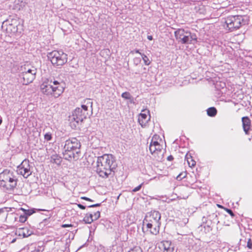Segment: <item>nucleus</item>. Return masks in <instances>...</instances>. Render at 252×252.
Wrapping results in <instances>:
<instances>
[{
	"label": "nucleus",
	"instance_id": "obj_1",
	"mask_svg": "<svg viewBox=\"0 0 252 252\" xmlns=\"http://www.w3.org/2000/svg\"><path fill=\"white\" fill-rule=\"evenodd\" d=\"M117 167L115 158L111 154H104L97 158L96 172L102 178L113 176Z\"/></svg>",
	"mask_w": 252,
	"mask_h": 252
},
{
	"label": "nucleus",
	"instance_id": "obj_2",
	"mask_svg": "<svg viewBox=\"0 0 252 252\" xmlns=\"http://www.w3.org/2000/svg\"><path fill=\"white\" fill-rule=\"evenodd\" d=\"M160 218L161 215L158 211H153L147 213L143 221V231L146 229L151 234L157 235L161 224Z\"/></svg>",
	"mask_w": 252,
	"mask_h": 252
},
{
	"label": "nucleus",
	"instance_id": "obj_3",
	"mask_svg": "<svg viewBox=\"0 0 252 252\" xmlns=\"http://www.w3.org/2000/svg\"><path fill=\"white\" fill-rule=\"evenodd\" d=\"M81 143L76 138H69L65 141L63 154L65 159L76 160L79 158Z\"/></svg>",
	"mask_w": 252,
	"mask_h": 252
},
{
	"label": "nucleus",
	"instance_id": "obj_4",
	"mask_svg": "<svg viewBox=\"0 0 252 252\" xmlns=\"http://www.w3.org/2000/svg\"><path fill=\"white\" fill-rule=\"evenodd\" d=\"M225 23L226 26L225 29L230 32H233L247 24L248 21L245 16L230 15L225 18Z\"/></svg>",
	"mask_w": 252,
	"mask_h": 252
},
{
	"label": "nucleus",
	"instance_id": "obj_5",
	"mask_svg": "<svg viewBox=\"0 0 252 252\" xmlns=\"http://www.w3.org/2000/svg\"><path fill=\"white\" fill-rule=\"evenodd\" d=\"M17 184V179L8 170H4L0 173V186L8 190H13Z\"/></svg>",
	"mask_w": 252,
	"mask_h": 252
},
{
	"label": "nucleus",
	"instance_id": "obj_6",
	"mask_svg": "<svg viewBox=\"0 0 252 252\" xmlns=\"http://www.w3.org/2000/svg\"><path fill=\"white\" fill-rule=\"evenodd\" d=\"M47 57L56 67H60L67 62V55L62 50H54L48 53Z\"/></svg>",
	"mask_w": 252,
	"mask_h": 252
},
{
	"label": "nucleus",
	"instance_id": "obj_7",
	"mask_svg": "<svg viewBox=\"0 0 252 252\" xmlns=\"http://www.w3.org/2000/svg\"><path fill=\"white\" fill-rule=\"evenodd\" d=\"M176 39L182 44H191L197 41V36L195 34L191 33L189 31L183 29H178L174 32Z\"/></svg>",
	"mask_w": 252,
	"mask_h": 252
},
{
	"label": "nucleus",
	"instance_id": "obj_8",
	"mask_svg": "<svg viewBox=\"0 0 252 252\" xmlns=\"http://www.w3.org/2000/svg\"><path fill=\"white\" fill-rule=\"evenodd\" d=\"M52 83V79H46L40 85L42 93L46 95L53 94L56 97L59 96L63 92V87L54 86Z\"/></svg>",
	"mask_w": 252,
	"mask_h": 252
},
{
	"label": "nucleus",
	"instance_id": "obj_9",
	"mask_svg": "<svg viewBox=\"0 0 252 252\" xmlns=\"http://www.w3.org/2000/svg\"><path fill=\"white\" fill-rule=\"evenodd\" d=\"M89 115V113L87 110V107L85 105H82L81 108H76L72 113L70 117V120L72 122H75L77 124L82 123L84 120L86 119Z\"/></svg>",
	"mask_w": 252,
	"mask_h": 252
},
{
	"label": "nucleus",
	"instance_id": "obj_10",
	"mask_svg": "<svg viewBox=\"0 0 252 252\" xmlns=\"http://www.w3.org/2000/svg\"><path fill=\"white\" fill-rule=\"evenodd\" d=\"M8 25L6 29L7 33L15 34L17 33H20L22 30V26L21 24L20 20L16 17L7 20Z\"/></svg>",
	"mask_w": 252,
	"mask_h": 252
},
{
	"label": "nucleus",
	"instance_id": "obj_11",
	"mask_svg": "<svg viewBox=\"0 0 252 252\" xmlns=\"http://www.w3.org/2000/svg\"><path fill=\"white\" fill-rule=\"evenodd\" d=\"M17 172L18 174L22 175L25 178L30 176L32 171L30 165L29 160L26 159H24L17 167Z\"/></svg>",
	"mask_w": 252,
	"mask_h": 252
},
{
	"label": "nucleus",
	"instance_id": "obj_12",
	"mask_svg": "<svg viewBox=\"0 0 252 252\" xmlns=\"http://www.w3.org/2000/svg\"><path fill=\"white\" fill-rule=\"evenodd\" d=\"M35 75V72L32 71L31 74L26 72H21L20 74V77L23 79V84L28 85L34 80Z\"/></svg>",
	"mask_w": 252,
	"mask_h": 252
},
{
	"label": "nucleus",
	"instance_id": "obj_13",
	"mask_svg": "<svg viewBox=\"0 0 252 252\" xmlns=\"http://www.w3.org/2000/svg\"><path fill=\"white\" fill-rule=\"evenodd\" d=\"M150 119V116L149 110H144L139 114L138 122L140 125L143 127L145 126Z\"/></svg>",
	"mask_w": 252,
	"mask_h": 252
},
{
	"label": "nucleus",
	"instance_id": "obj_14",
	"mask_svg": "<svg viewBox=\"0 0 252 252\" xmlns=\"http://www.w3.org/2000/svg\"><path fill=\"white\" fill-rule=\"evenodd\" d=\"M15 234L23 238H25L33 234V231L28 227H21L16 229Z\"/></svg>",
	"mask_w": 252,
	"mask_h": 252
},
{
	"label": "nucleus",
	"instance_id": "obj_15",
	"mask_svg": "<svg viewBox=\"0 0 252 252\" xmlns=\"http://www.w3.org/2000/svg\"><path fill=\"white\" fill-rule=\"evenodd\" d=\"M162 149V146L158 142L153 141L152 139L149 146V150L152 155L158 154L160 152Z\"/></svg>",
	"mask_w": 252,
	"mask_h": 252
},
{
	"label": "nucleus",
	"instance_id": "obj_16",
	"mask_svg": "<svg viewBox=\"0 0 252 252\" xmlns=\"http://www.w3.org/2000/svg\"><path fill=\"white\" fill-rule=\"evenodd\" d=\"M243 127L246 134H249V130L251 126V120L248 117H244L242 119Z\"/></svg>",
	"mask_w": 252,
	"mask_h": 252
},
{
	"label": "nucleus",
	"instance_id": "obj_17",
	"mask_svg": "<svg viewBox=\"0 0 252 252\" xmlns=\"http://www.w3.org/2000/svg\"><path fill=\"white\" fill-rule=\"evenodd\" d=\"M162 245L165 252H174V248L172 247L170 241H163Z\"/></svg>",
	"mask_w": 252,
	"mask_h": 252
},
{
	"label": "nucleus",
	"instance_id": "obj_18",
	"mask_svg": "<svg viewBox=\"0 0 252 252\" xmlns=\"http://www.w3.org/2000/svg\"><path fill=\"white\" fill-rule=\"evenodd\" d=\"M21 70L22 72H26L30 73L32 71L35 72V74L37 73V69L34 66H30L29 65H27L24 66V67H22Z\"/></svg>",
	"mask_w": 252,
	"mask_h": 252
},
{
	"label": "nucleus",
	"instance_id": "obj_19",
	"mask_svg": "<svg viewBox=\"0 0 252 252\" xmlns=\"http://www.w3.org/2000/svg\"><path fill=\"white\" fill-rule=\"evenodd\" d=\"M50 161L52 163H54L58 165H59L61 163L62 160L60 156H59L57 154H55L53 155L51 157Z\"/></svg>",
	"mask_w": 252,
	"mask_h": 252
},
{
	"label": "nucleus",
	"instance_id": "obj_20",
	"mask_svg": "<svg viewBox=\"0 0 252 252\" xmlns=\"http://www.w3.org/2000/svg\"><path fill=\"white\" fill-rule=\"evenodd\" d=\"M207 115L209 116L214 117L217 114V110L216 108H215L214 107H212L209 108L207 109Z\"/></svg>",
	"mask_w": 252,
	"mask_h": 252
},
{
	"label": "nucleus",
	"instance_id": "obj_21",
	"mask_svg": "<svg viewBox=\"0 0 252 252\" xmlns=\"http://www.w3.org/2000/svg\"><path fill=\"white\" fill-rule=\"evenodd\" d=\"M83 221L85 223H92L94 221L93 214H86L85 217L84 218Z\"/></svg>",
	"mask_w": 252,
	"mask_h": 252
},
{
	"label": "nucleus",
	"instance_id": "obj_22",
	"mask_svg": "<svg viewBox=\"0 0 252 252\" xmlns=\"http://www.w3.org/2000/svg\"><path fill=\"white\" fill-rule=\"evenodd\" d=\"M84 104H82V105H85L87 107V110L88 112V107H90L91 108V111H93V101L91 100V99H86L84 101ZM92 114V112L91 113Z\"/></svg>",
	"mask_w": 252,
	"mask_h": 252
},
{
	"label": "nucleus",
	"instance_id": "obj_23",
	"mask_svg": "<svg viewBox=\"0 0 252 252\" xmlns=\"http://www.w3.org/2000/svg\"><path fill=\"white\" fill-rule=\"evenodd\" d=\"M140 55H141L145 64L146 65H149L150 64L151 62L150 61L148 57L144 54L140 53Z\"/></svg>",
	"mask_w": 252,
	"mask_h": 252
},
{
	"label": "nucleus",
	"instance_id": "obj_24",
	"mask_svg": "<svg viewBox=\"0 0 252 252\" xmlns=\"http://www.w3.org/2000/svg\"><path fill=\"white\" fill-rule=\"evenodd\" d=\"M122 97L125 99H128V100L131 99L132 97L131 95L130 94V93L127 92L123 93L122 94Z\"/></svg>",
	"mask_w": 252,
	"mask_h": 252
},
{
	"label": "nucleus",
	"instance_id": "obj_25",
	"mask_svg": "<svg viewBox=\"0 0 252 252\" xmlns=\"http://www.w3.org/2000/svg\"><path fill=\"white\" fill-rule=\"evenodd\" d=\"M21 210H23L25 212V215L28 217V216H31L33 213L35 212V211L32 210H25L24 209L21 208Z\"/></svg>",
	"mask_w": 252,
	"mask_h": 252
},
{
	"label": "nucleus",
	"instance_id": "obj_26",
	"mask_svg": "<svg viewBox=\"0 0 252 252\" xmlns=\"http://www.w3.org/2000/svg\"><path fill=\"white\" fill-rule=\"evenodd\" d=\"M189 158H190V159H188V163L189 167H193L196 164V162L192 159L191 156H190Z\"/></svg>",
	"mask_w": 252,
	"mask_h": 252
},
{
	"label": "nucleus",
	"instance_id": "obj_27",
	"mask_svg": "<svg viewBox=\"0 0 252 252\" xmlns=\"http://www.w3.org/2000/svg\"><path fill=\"white\" fill-rule=\"evenodd\" d=\"M52 136L50 132H47L44 135V139L47 141H50L52 139Z\"/></svg>",
	"mask_w": 252,
	"mask_h": 252
},
{
	"label": "nucleus",
	"instance_id": "obj_28",
	"mask_svg": "<svg viewBox=\"0 0 252 252\" xmlns=\"http://www.w3.org/2000/svg\"><path fill=\"white\" fill-rule=\"evenodd\" d=\"M27 219V217L24 214L20 216L19 221L21 222H24L26 221Z\"/></svg>",
	"mask_w": 252,
	"mask_h": 252
},
{
	"label": "nucleus",
	"instance_id": "obj_29",
	"mask_svg": "<svg viewBox=\"0 0 252 252\" xmlns=\"http://www.w3.org/2000/svg\"><path fill=\"white\" fill-rule=\"evenodd\" d=\"M100 213L99 211H97L94 213V214L93 215L94 220H97L100 217Z\"/></svg>",
	"mask_w": 252,
	"mask_h": 252
},
{
	"label": "nucleus",
	"instance_id": "obj_30",
	"mask_svg": "<svg viewBox=\"0 0 252 252\" xmlns=\"http://www.w3.org/2000/svg\"><path fill=\"white\" fill-rule=\"evenodd\" d=\"M247 247L249 249H252V240L251 238L248 239Z\"/></svg>",
	"mask_w": 252,
	"mask_h": 252
},
{
	"label": "nucleus",
	"instance_id": "obj_31",
	"mask_svg": "<svg viewBox=\"0 0 252 252\" xmlns=\"http://www.w3.org/2000/svg\"><path fill=\"white\" fill-rule=\"evenodd\" d=\"M133 61H134V63L136 64V65H137L140 62H141V59L140 58H135L134 59H133Z\"/></svg>",
	"mask_w": 252,
	"mask_h": 252
},
{
	"label": "nucleus",
	"instance_id": "obj_32",
	"mask_svg": "<svg viewBox=\"0 0 252 252\" xmlns=\"http://www.w3.org/2000/svg\"><path fill=\"white\" fill-rule=\"evenodd\" d=\"M52 85H53L54 86H60L62 87L60 84V83L58 81H53L52 80Z\"/></svg>",
	"mask_w": 252,
	"mask_h": 252
},
{
	"label": "nucleus",
	"instance_id": "obj_33",
	"mask_svg": "<svg viewBox=\"0 0 252 252\" xmlns=\"http://www.w3.org/2000/svg\"><path fill=\"white\" fill-rule=\"evenodd\" d=\"M41 249V247H37V248H35L33 251H32L31 252H42V251Z\"/></svg>",
	"mask_w": 252,
	"mask_h": 252
},
{
	"label": "nucleus",
	"instance_id": "obj_34",
	"mask_svg": "<svg viewBox=\"0 0 252 252\" xmlns=\"http://www.w3.org/2000/svg\"><path fill=\"white\" fill-rule=\"evenodd\" d=\"M142 185V184L139 185L137 187L135 188L134 189H133L132 191L133 192H136V191L139 190L141 188Z\"/></svg>",
	"mask_w": 252,
	"mask_h": 252
},
{
	"label": "nucleus",
	"instance_id": "obj_35",
	"mask_svg": "<svg viewBox=\"0 0 252 252\" xmlns=\"http://www.w3.org/2000/svg\"><path fill=\"white\" fill-rule=\"evenodd\" d=\"M226 212L232 217L234 216V214L232 211L229 209H226Z\"/></svg>",
	"mask_w": 252,
	"mask_h": 252
},
{
	"label": "nucleus",
	"instance_id": "obj_36",
	"mask_svg": "<svg viewBox=\"0 0 252 252\" xmlns=\"http://www.w3.org/2000/svg\"><path fill=\"white\" fill-rule=\"evenodd\" d=\"M186 175H184L183 176H181V175H178L177 177H176L177 180H181L182 179L185 178Z\"/></svg>",
	"mask_w": 252,
	"mask_h": 252
},
{
	"label": "nucleus",
	"instance_id": "obj_37",
	"mask_svg": "<svg viewBox=\"0 0 252 252\" xmlns=\"http://www.w3.org/2000/svg\"><path fill=\"white\" fill-rule=\"evenodd\" d=\"M186 175H184L183 176H181V175H178L177 177H176L177 180H181L182 179L185 178Z\"/></svg>",
	"mask_w": 252,
	"mask_h": 252
},
{
	"label": "nucleus",
	"instance_id": "obj_38",
	"mask_svg": "<svg viewBox=\"0 0 252 252\" xmlns=\"http://www.w3.org/2000/svg\"><path fill=\"white\" fill-rule=\"evenodd\" d=\"M132 252H142V250L140 248H138L133 250Z\"/></svg>",
	"mask_w": 252,
	"mask_h": 252
},
{
	"label": "nucleus",
	"instance_id": "obj_39",
	"mask_svg": "<svg viewBox=\"0 0 252 252\" xmlns=\"http://www.w3.org/2000/svg\"><path fill=\"white\" fill-rule=\"evenodd\" d=\"M100 205V203H97V204L90 205L88 206V207H95L99 206Z\"/></svg>",
	"mask_w": 252,
	"mask_h": 252
},
{
	"label": "nucleus",
	"instance_id": "obj_40",
	"mask_svg": "<svg viewBox=\"0 0 252 252\" xmlns=\"http://www.w3.org/2000/svg\"><path fill=\"white\" fill-rule=\"evenodd\" d=\"M81 198L83 199H84L85 200H87V201H91V202L93 201V200L92 199H91L89 198H88L87 197H82Z\"/></svg>",
	"mask_w": 252,
	"mask_h": 252
},
{
	"label": "nucleus",
	"instance_id": "obj_41",
	"mask_svg": "<svg viewBox=\"0 0 252 252\" xmlns=\"http://www.w3.org/2000/svg\"><path fill=\"white\" fill-rule=\"evenodd\" d=\"M78 206L79 208L81 209H85L86 208V207L81 204H78Z\"/></svg>",
	"mask_w": 252,
	"mask_h": 252
},
{
	"label": "nucleus",
	"instance_id": "obj_42",
	"mask_svg": "<svg viewBox=\"0 0 252 252\" xmlns=\"http://www.w3.org/2000/svg\"><path fill=\"white\" fill-rule=\"evenodd\" d=\"M167 159L169 161H172L174 159V158L172 156L170 155L167 157Z\"/></svg>",
	"mask_w": 252,
	"mask_h": 252
},
{
	"label": "nucleus",
	"instance_id": "obj_43",
	"mask_svg": "<svg viewBox=\"0 0 252 252\" xmlns=\"http://www.w3.org/2000/svg\"><path fill=\"white\" fill-rule=\"evenodd\" d=\"M72 225L71 224H63L62 225V227H64V228L67 227H72Z\"/></svg>",
	"mask_w": 252,
	"mask_h": 252
},
{
	"label": "nucleus",
	"instance_id": "obj_44",
	"mask_svg": "<svg viewBox=\"0 0 252 252\" xmlns=\"http://www.w3.org/2000/svg\"><path fill=\"white\" fill-rule=\"evenodd\" d=\"M190 156H191V155L190 154H186L185 158H186L187 161H188V159H189V160L190 159V158H189Z\"/></svg>",
	"mask_w": 252,
	"mask_h": 252
},
{
	"label": "nucleus",
	"instance_id": "obj_45",
	"mask_svg": "<svg viewBox=\"0 0 252 252\" xmlns=\"http://www.w3.org/2000/svg\"><path fill=\"white\" fill-rule=\"evenodd\" d=\"M147 38L149 40H152L153 39V37L152 35H148L147 36Z\"/></svg>",
	"mask_w": 252,
	"mask_h": 252
},
{
	"label": "nucleus",
	"instance_id": "obj_46",
	"mask_svg": "<svg viewBox=\"0 0 252 252\" xmlns=\"http://www.w3.org/2000/svg\"><path fill=\"white\" fill-rule=\"evenodd\" d=\"M4 212V210L3 208L0 209V215Z\"/></svg>",
	"mask_w": 252,
	"mask_h": 252
},
{
	"label": "nucleus",
	"instance_id": "obj_47",
	"mask_svg": "<svg viewBox=\"0 0 252 252\" xmlns=\"http://www.w3.org/2000/svg\"><path fill=\"white\" fill-rule=\"evenodd\" d=\"M134 52H135L136 53H138V54H140V53H141L139 52V50H137V49L135 50L134 51Z\"/></svg>",
	"mask_w": 252,
	"mask_h": 252
},
{
	"label": "nucleus",
	"instance_id": "obj_48",
	"mask_svg": "<svg viewBox=\"0 0 252 252\" xmlns=\"http://www.w3.org/2000/svg\"><path fill=\"white\" fill-rule=\"evenodd\" d=\"M180 175H181V176H183L184 175L186 176V174L185 173H180Z\"/></svg>",
	"mask_w": 252,
	"mask_h": 252
},
{
	"label": "nucleus",
	"instance_id": "obj_49",
	"mask_svg": "<svg viewBox=\"0 0 252 252\" xmlns=\"http://www.w3.org/2000/svg\"><path fill=\"white\" fill-rule=\"evenodd\" d=\"M16 241V239H14L12 240L11 243H13Z\"/></svg>",
	"mask_w": 252,
	"mask_h": 252
},
{
	"label": "nucleus",
	"instance_id": "obj_50",
	"mask_svg": "<svg viewBox=\"0 0 252 252\" xmlns=\"http://www.w3.org/2000/svg\"><path fill=\"white\" fill-rule=\"evenodd\" d=\"M2 123V119L1 118H0V125H1Z\"/></svg>",
	"mask_w": 252,
	"mask_h": 252
}]
</instances>
